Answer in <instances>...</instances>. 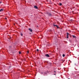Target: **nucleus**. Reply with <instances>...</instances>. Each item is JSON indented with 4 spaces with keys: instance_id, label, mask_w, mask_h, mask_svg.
I'll return each instance as SVG.
<instances>
[{
    "instance_id": "nucleus-1",
    "label": "nucleus",
    "mask_w": 79,
    "mask_h": 79,
    "mask_svg": "<svg viewBox=\"0 0 79 79\" xmlns=\"http://www.w3.org/2000/svg\"><path fill=\"white\" fill-rule=\"evenodd\" d=\"M46 14L47 15H48L49 16H52V14H51L50 13H49L47 12V13H46Z\"/></svg>"
},
{
    "instance_id": "nucleus-2",
    "label": "nucleus",
    "mask_w": 79,
    "mask_h": 79,
    "mask_svg": "<svg viewBox=\"0 0 79 79\" xmlns=\"http://www.w3.org/2000/svg\"><path fill=\"white\" fill-rule=\"evenodd\" d=\"M69 33H67V39H68L69 36L68 35H69Z\"/></svg>"
},
{
    "instance_id": "nucleus-3",
    "label": "nucleus",
    "mask_w": 79,
    "mask_h": 79,
    "mask_svg": "<svg viewBox=\"0 0 79 79\" xmlns=\"http://www.w3.org/2000/svg\"><path fill=\"white\" fill-rule=\"evenodd\" d=\"M45 56H47V57H50V56H49V55H48V54H45Z\"/></svg>"
},
{
    "instance_id": "nucleus-4",
    "label": "nucleus",
    "mask_w": 79,
    "mask_h": 79,
    "mask_svg": "<svg viewBox=\"0 0 79 79\" xmlns=\"http://www.w3.org/2000/svg\"><path fill=\"white\" fill-rule=\"evenodd\" d=\"M28 30H29L30 32H32V30L31 29V28H29Z\"/></svg>"
},
{
    "instance_id": "nucleus-5",
    "label": "nucleus",
    "mask_w": 79,
    "mask_h": 79,
    "mask_svg": "<svg viewBox=\"0 0 79 79\" xmlns=\"http://www.w3.org/2000/svg\"><path fill=\"white\" fill-rule=\"evenodd\" d=\"M34 8H35L36 9H37L38 8L37 6H34Z\"/></svg>"
},
{
    "instance_id": "nucleus-6",
    "label": "nucleus",
    "mask_w": 79,
    "mask_h": 79,
    "mask_svg": "<svg viewBox=\"0 0 79 79\" xmlns=\"http://www.w3.org/2000/svg\"><path fill=\"white\" fill-rule=\"evenodd\" d=\"M43 74L44 76H45V74H47V72H45Z\"/></svg>"
},
{
    "instance_id": "nucleus-7",
    "label": "nucleus",
    "mask_w": 79,
    "mask_h": 79,
    "mask_svg": "<svg viewBox=\"0 0 79 79\" xmlns=\"http://www.w3.org/2000/svg\"><path fill=\"white\" fill-rule=\"evenodd\" d=\"M72 37H73V38H76V37L75 35H72Z\"/></svg>"
},
{
    "instance_id": "nucleus-8",
    "label": "nucleus",
    "mask_w": 79,
    "mask_h": 79,
    "mask_svg": "<svg viewBox=\"0 0 79 79\" xmlns=\"http://www.w3.org/2000/svg\"><path fill=\"white\" fill-rule=\"evenodd\" d=\"M3 10L2 9H1L0 10V12H1V11H3Z\"/></svg>"
},
{
    "instance_id": "nucleus-9",
    "label": "nucleus",
    "mask_w": 79,
    "mask_h": 79,
    "mask_svg": "<svg viewBox=\"0 0 79 79\" xmlns=\"http://www.w3.org/2000/svg\"><path fill=\"white\" fill-rule=\"evenodd\" d=\"M56 27H57V28L58 29V28H59V27L58 26H57V25H56Z\"/></svg>"
},
{
    "instance_id": "nucleus-10",
    "label": "nucleus",
    "mask_w": 79,
    "mask_h": 79,
    "mask_svg": "<svg viewBox=\"0 0 79 79\" xmlns=\"http://www.w3.org/2000/svg\"><path fill=\"white\" fill-rule=\"evenodd\" d=\"M20 35H21V36H23V33H20Z\"/></svg>"
},
{
    "instance_id": "nucleus-11",
    "label": "nucleus",
    "mask_w": 79,
    "mask_h": 79,
    "mask_svg": "<svg viewBox=\"0 0 79 79\" xmlns=\"http://www.w3.org/2000/svg\"><path fill=\"white\" fill-rule=\"evenodd\" d=\"M59 5H60V6H61L62 5V4H61V3H59Z\"/></svg>"
},
{
    "instance_id": "nucleus-12",
    "label": "nucleus",
    "mask_w": 79,
    "mask_h": 79,
    "mask_svg": "<svg viewBox=\"0 0 79 79\" xmlns=\"http://www.w3.org/2000/svg\"><path fill=\"white\" fill-rule=\"evenodd\" d=\"M62 56L63 57H64V56H65V55H64V54H63Z\"/></svg>"
},
{
    "instance_id": "nucleus-13",
    "label": "nucleus",
    "mask_w": 79,
    "mask_h": 79,
    "mask_svg": "<svg viewBox=\"0 0 79 79\" xmlns=\"http://www.w3.org/2000/svg\"><path fill=\"white\" fill-rule=\"evenodd\" d=\"M53 26H54V27H55L56 26V25L53 24Z\"/></svg>"
},
{
    "instance_id": "nucleus-14",
    "label": "nucleus",
    "mask_w": 79,
    "mask_h": 79,
    "mask_svg": "<svg viewBox=\"0 0 79 79\" xmlns=\"http://www.w3.org/2000/svg\"><path fill=\"white\" fill-rule=\"evenodd\" d=\"M36 51H37V52H39V49H36Z\"/></svg>"
},
{
    "instance_id": "nucleus-15",
    "label": "nucleus",
    "mask_w": 79,
    "mask_h": 79,
    "mask_svg": "<svg viewBox=\"0 0 79 79\" xmlns=\"http://www.w3.org/2000/svg\"><path fill=\"white\" fill-rule=\"evenodd\" d=\"M19 54H21V52H19Z\"/></svg>"
},
{
    "instance_id": "nucleus-16",
    "label": "nucleus",
    "mask_w": 79,
    "mask_h": 79,
    "mask_svg": "<svg viewBox=\"0 0 79 79\" xmlns=\"http://www.w3.org/2000/svg\"><path fill=\"white\" fill-rule=\"evenodd\" d=\"M29 51H27V53H29Z\"/></svg>"
},
{
    "instance_id": "nucleus-17",
    "label": "nucleus",
    "mask_w": 79,
    "mask_h": 79,
    "mask_svg": "<svg viewBox=\"0 0 79 79\" xmlns=\"http://www.w3.org/2000/svg\"><path fill=\"white\" fill-rule=\"evenodd\" d=\"M5 19H7V18H5Z\"/></svg>"
},
{
    "instance_id": "nucleus-18",
    "label": "nucleus",
    "mask_w": 79,
    "mask_h": 79,
    "mask_svg": "<svg viewBox=\"0 0 79 79\" xmlns=\"http://www.w3.org/2000/svg\"><path fill=\"white\" fill-rule=\"evenodd\" d=\"M54 73H56V71H54Z\"/></svg>"
},
{
    "instance_id": "nucleus-19",
    "label": "nucleus",
    "mask_w": 79,
    "mask_h": 79,
    "mask_svg": "<svg viewBox=\"0 0 79 79\" xmlns=\"http://www.w3.org/2000/svg\"><path fill=\"white\" fill-rule=\"evenodd\" d=\"M41 74H43V73H41Z\"/></svg>"
},
{
    "instance_id": "nucleus-20",
    "label": "nucleus",
    "mask_w": 79,
    "mask_h": 79,
    "mask_svg": "<svg viewBox=\"0 0 79 79\" xmlns=\"http://www.w3.org/2000/svg\"><path fill=\"white\" fill-rule=\"evenodd\" d=\"M55 74H56L55 73V74H54V75H55Z\"/></svg>"
},
{
    "instance_id": "nucleus-21",
    "label": "nucleus",
    "mask_w": 79,
    "mask_h": 79,
    "mask_svg": "<svg viewBox=\"0 0 79 79\" xmlns=\"http://www.w3.org/2000/svg\"><path fill=\"white\" fill-rule=\"evenodd\" d=\"M2 3V2H0V3Z\"/></svg>"
},
{
    "instance_id": "nucleus-22",
    "label": "nucleus",
    "mask_w": 79,
    "mask_h": 79,
    "mask_svg": "<svg viewBox=\"0 0 79 79\" xmlns=\"http://www.w3.org/2000/svg\"><path fill=\"white\" fill-rule=\"evenodd\" d=\"M72 20H72V19H71V21H72Z\"/></svg>"
},
{
    "instance_id": "nucleus-23",
    "label": "nucleus",
    "mask_w": 79,
    "mask_h": 79,
    "mask_svg": "<svg viewBox=\"0 0 79 79\" xmlns=\"http://www.w3.org/2000/svg\"><path fill=\"white\" fill-rule=\"evenodd\" d=\"M68 79H70V78H68Z\"/></svg>"
}]
</instances>
